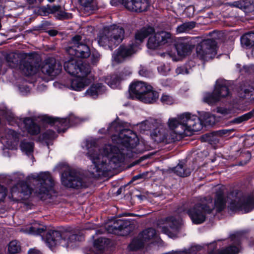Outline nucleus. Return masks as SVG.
I'll list each match as a JSON object with an SVG mask.
<instances>
[{
	"label": "nucleus",
	"mask_w": 254,
	"mask_h": 254,
	"mask_svg": "<svg viewBox=\"0 0 254 254\" xmlns=\"http://www.w3.org/2000/svg\"><path fill=\"white\" fill-rule=\"evenodd\" d=\"M213 210L212 198L208 196L201 199L192 207L186 210V213L193 223L199 224L205 221L206 214L211 213Z\"/></svg>",
	"instance_id": "423d86ee"
},
{
	"label": "nucleus",
	"mask_w": 254,
	"mask_h": 254,
	"mask_svg": "<svg viewBox=\"0 0 254 254\" xmlns=\"http://www.w3.org/2000/svg\"><path fill=\"white\" fill-rule=\"evenodd\" d=\"M146 91L138 99L145 103H153L158 98L159 95L157 92L153 90L152 87Z\"/></svg>",
	"instance_id": "c85d7f7f"
},
{
	"label": "nucleus",
	"mask_w": 254,
	"mask_h": 254,
	"mask_svg": "<svg viewBox=\"0 0 254 254\" xmlns=\"http://www.w3.org/2000/svg\"><path fill=\"white\" fill-rule=\"evenodd\" d=\"M86 147L87 155L94 165L93 168H91V173L94 177L104 176L105 173L116 169L123 161L122 154L115 146L106 144L101 150L97 146L96 140L90 139L86 141Z\"/></svg>",
	"instance_id": "f257e3e1"
},
{
	"label": "nucleus",
	"mask_w": 254,
	"mask_h": 254,
	"mask_svg": "<svg viewBox=\"0 0 254 254\" xmlns=\"http://www.w3.org/2000/svg\"><path fill=\"white\" fill-rule=\"evenodd\" d=\"M73 116L69 118L60 119L59 118H53L51 117L46 116L44 118V121L50 124H54L57 126L60 125L62 127H67L69 124H73Z\"/></svg>",
	"instance_id": "a878e982"
},
{
	"label": "nucleus",
	"mask_w": 254,
	"mask_h": 254,
	"mask_svg": "<svg viewBox=\"0 0 254 254\" xmlns=\"http://www.w3.org/2000/svg\"><path fill=\"white\" fill-rule=\"evenodd\" d=\"M93 0H78L81 5L84 7L85 10H86V8L87 9H92L91 4Z\"/></svg>",
	"instance_id": "bf43d9fd"
},
{
	"label": "nucleus",
	"mask_w": 254,
	"mask_h": 254,
	"mask_svg": "<svg viewBox=\"0 0 254 254\" xmlns=\"http://www.w3.org/2000/svg\"><path fill=\"white\" fill-rule=\"evenodd\" d=\"M241 44L246 48L254 47V32H251L244 34L241 38Z\"/></svg>",
	"instance_id": "f704fd0d"
},
{
	"label": "nucleus",
	"mask_w": 254,
	"mask_h": 254,
	"mask_svg": "<svg viewBox=\"0 0 254 254\" xmlns=\"http://www.w3.org/2000/svg\"><path fill=\"white\" fill-rule=\"evenodd\" d=\"M62 184L66 187L79 189L88 187L87 178L74 169L68 168L62 174Z\"/></svg>",
	"instance_id": "1a4fd4ad"
},
{
	"label": "nucleus",
	"mask_w": 254,
	"mask_h": 254,
	"mask_svg": "<svg viewBox=\"0 0 254 254\" xmlns=\"http://www.w3.org/2000/svg\"><path fill=\"white\" fill-rule=\"evenodd\" d=\"M64 68L69 74L74 76H87L90 72V66L88 64L78 62L73 58L64 63Z\"/></svg>",
	"instance_id": "9b49d317"
},
{
	"label": "nucleus",
	"mask_w": 254,
	"mask_h": 254,
	"mask_svg": "<svg viewBox=\"0 0 254 254\" xmlns=\"http://www.w3.org/2000/svg\"><path fill=\"white\" fill-rule=\"evenodd\" d=\"M124 37L125 30L122 27L112 25L105 28L99 33L98 42L100 46L112 50L122 42Z\"/></svg>",
	"instance_id": "39448f33"
},
{
	"label": "nucleus",
	"mask_w": 254,
	"mask_h": 254,
	"mask_svg": "<svg viewBox=\"0 0 254 254\" xmlns=\"http://www.w3.org/2000/svg\"><path fill=\"white\" fill-rule=\"evenodd\" d=\"M254 116V110L248 112L242 116L234 118L230 123L233 124H240L251 119Z\"/></svg>",
	"instance_id": "ea45409f"
},
{
	"label": "nucleus",
	"mask_w": 254,
	"mask_h": 254,
	"mask_svg": "<svg viewBox=\"0 0 254 254\" xmlns=\"http://www.w3.org/2000/svg\"><path fill=\"white\" fill-rule=\"evenodd\" d=\"M20 147L22 152L29 154L33 151L34 143L32 142L23 140L21 142Z\"/></svg>",
	"instance_id": "c03bdc74"
},
{
	"label": "nucleus",
	"mask_w": 254,
	"mask_h": 254,
	"mask_svg": "<svg viewBox=\"0 0 254 254\" xmlns=\"http://www.w3.org/2000/svg\"><path fill=\"white\" fill-rule=\"evenodd\" d=\"M39 62L35 58L27 55L22 56L19 63V68L26 75H32L38 70Z\"/></svg>",
	"instance_id": "ddd939ff"
},
{
	"label": "nucleus",
	"mask_w": 254,
	"mask_h": 254,
	"mask_svg": "<svg viewBox=\"0 0 254 254\" xmlns=\"http://www.w3.org/2000/svg\"><path fill=\"white\" fill-rule=\"evenodd\" d=\"M32 178L37 187L35 189V193L41 199H45L49 195V190L54 186V180L48 172L40 173L37 175H33Z\"/></svg>",
	"instance_id": "9d476101"
},
{
	"label": "nucleus",
	"mask_w": 254,
	"mask_h": 254,
	"mask_svg": "<svg viewBox=\"0 0 254 254\" xmlns=\"http://www.w3.org/2000/svg\"><path fill=\"white\" fill-rule=\"evenodd\" d=\"M81 236L76 234H72L70 232L62 233V240L60 242L61 245L66 248L72 247L73 243L79 240Z\"/></svg>",
	"instance_id": "bb28decb"
},
{
	"label": "nucleus",
	"mask_w": 254,
	"mask_h": 254,
	"mask_svg": "<svg viewBox=\"0 0 254 254\" xmlns=\"http://www.w3.org/2000/svg\"><path fill=\"white\" fill-rule=\"evenodd\" d=\"M241 1H244L245 3V6L243 7V9H247L251 4L250 1L249 0H241Z\"/></svg>",
	"instance_id": "774afa93"
},
{
	"label": "nucleus",
	"mask_w": 254,
	"mask_h": 254,
	"mask_svg": "<svg viewBox=\"0 0 254 254\" xmlns=\"http://www.w3.org/2000/svg\"><path fill=\"white\" fill-rule=\"evenodd\" d=\"M83 38L81 35H76L71 38L66 48L68 55L81 59L87 58L90 56V48Z\"/></svg>",
	"instance_id": "6e6552de"
},
{
	"label": "nucleus",
	"mask_w": 254,
	"mask_h": 254,
	"mask_svg": "<svg viewBox=\"0 0 254 254\" xmlns=\"http://www.w3.org/2000/svg\"><path fill=\"white\" fill-rule=\"evenodd\" d=\"M195 26V22L191 21L185 22L178 26L176 28V32L178 33L189 32Z\"/></svg>",
	"instance_id": "79ce46f5"
},
{
	"label": "nucleus",
	"mask_w": 254,
	"mask_h": 254,
	"mask_svg": "<svg viewBox=\"0 0 254 254\" xmlns=\"http://www.w3.org/2000/svg\"><path fill=\"white\" fill-rule=\"evenodd\" d=\"M112 135V139L118 144H122L127 149L136 146L139 142L137 135L129 129L123 128L122 125L117 121L112 123L108 128Z\"/></svg>",
	"instance_id": "20e7f679"
},
{
	"label": "nucleus",
	"mask_w": 254,
	"mask_h": 254,
	"mask_svg": "<svg viewBox=\"0 0 254 254\" xmlns=\"http://www.w3.org/2000/svg\"><path fill=\"white\" fill-rule=\"evenodd\" d=\"M135 52V47L133 45H122L114 52L113 57L114 61L117 63H121Z\"/></svg>",
	"instance_id": "f3484780"
},
{
	"label": "nucleus",
	"mask_w": 254,
	"mask_h": 254,
	"mask_svg": "<svg viewBox=\"0 0 254 254\" xmlns=\"http://www.w3.org/2000/svg\"><path fill=\"white\" fill-rule=\"evenodd\" d=\"M100 59V55L97 52H94L91 56V61L93 64L97 63Z\"/></svg>",
	"instance_id": "680f3d73"
},
{
	"label": "nucleus",
	"mask_w": 254,
	"mask_h": 254,
	"mask_svg": "<svg viewBox=\"0 0 254 254\" xmlns=\"http://www.w3.org/2000/svg\"><path fill=\"white\" fill-rule=\"evenodd\" d=\"M62 69L61 64L55 58H49L43 62L41 70L42 73L50 76H56Z\"/></svg>",
	"instance_id": "2eb2a0df"
},
{
	"label": "nucleus",
	"mask_w": 254,
	"mask_h": 254,
	"mask_svg": "<svg viewBox=\"0 0 254 254\" xmlns=\"http://www.w3.org/2000/svg\"><path fill=\"white\" fill-rule=\"evenodd\" d=\"M244 1H241V0L236 1L233 2H227L226 5L230 6L231 7H236L240 9H243V7L245 6Z\"/></svg>",
	"instance_id": "13d9d810"
},
{
	"label": "nucleus",
	"mask_w": 254,
	"mask_h": 254,
	"mask_svg": "<svg viewBox=\"0 0 254 254\" xmlns=\"http://www.w3.org/2000/svg\"><path fill=\"white\" fill-rule=\"evenodd\" d=\"M27 4L29 5V9L37 7L38 1L37 0H26Z\"/></svg>",
	"instance_id": "e2e57ef3"
},
{
	"label": "nucleus",
	"mask_w": 254,
	"mask_h": 254,
	"mask_svg": "<svg viewBox=\"0 0 254 254\" xmlns=\"http://www.w3.org/2000/svg\"><path fill=\"white\" fill-rule=\"evenodd\" d=\"M213 209L216 208L217 211L221 212L225 208L226 200L224 196V187H219L216 189Z\"/></svg>",
	"instance_id": "412c9836"
},
{
	"label": "nucleus",
	"mask_w": 254,
	"mask_h": 254,
	"mask_svg": "<svg viewBox=\"0 0 254 254\" xmlns=\"http://www.w3.org/2000/svg\"><path fill=\"white\" fill-rule=\"evenodd\" d=\"M76 77L70 80L71 89L80 91L89 83V80L86 78V76H75Z\"/></svg>",
	"instance_id": "b1692460"
},
{
	"label": "nucleus",
	"mask_w": 254,
	"mask_h": 254,
	"mask_svg": "<svg viewBox=\"0 0 254 254\" xmlns=\"http://www.w3.org/2000/svg\"><path fill=\"white\" fill-rule=\"evenodd\" d=\"M6 61L8 65L11 68L16 67L20 63L18 56L13 53L7 55L6 57Z\"/></svg>",
	"instance_id": "a19ab883"
},
{
	"label": "nucleus",
	"mask_w": 254,
	"mask_h": 254,
	"mask_svg": "<svg viewBox=\"0 0 254 254\" xmlns=\"http://www.w3.org/2000/svg\"><path fill=\"white\" fill-rule=\"evenodd\" d=\"M177 74H188L189 73V70L185 66L178 67L176 69Z\"/></svg>",
	"instance_id": "052dcab7"
},
{
	"label": "nucleus",
	"mask_w": 254,
	"mask_h": 254,
	"mask_svg": "<svg viewBox=\"0 0 254 254\" xmlns=\"http://www.w3.org/2000/svg\"><path fill=\"white\" fill-rule=\"evenodd\" d=\"M150 89V85L142 81H135L129 86V93L130 98L139 99L146 91Z\"/></svg>",
	"instance_id": "6ab92c4d"
},
{
	"label": "nucleus",
	"mask_w": 254,
	"mask_h": 254,
	"mask_svg": "<svg viewBox=\"0 0 254 254\" xmlns=\"http://www.w3.org/2000/svg\"><path fill=\"white\" fill-rule=\"evenodd\" d=\"M20 250V247L17 241H12L8 245V254H15L18 253Z\"/></svg>",
	"instance_id": "3c124183"
},
{
	"label": "nucleus",
	"mask_w": 254,
	"mask_h": 254,
	"mask_svg": "<svg viewBox=\"0 0 254 254\" xmlns=\"http://www.w3.org/2000/svg\"><path fill=\"white\" fill-rule=\"evenodd\" d=\"M234 129H223L216 131L215 132L216 135L218 136H228L232 132H234Z\"/></svg>",
	"instance_id": "6e6d98bb"
},
{
	"label": "nucleus",
	"mask_w": 254,
	"mask_h": 254,
	"mask_svg": "<svg viewBox=\"0 0 254 254\" xmlns=\"http://www.w3.org/2000/svg\"><path fill=\"white\" fill-rule=\"evenodd\" d=\"M133 226L127 220H117L109 224L106 227V230L109 233L116 234L123 231L124 234H128L133 230Z\"/></svg>",
	"instance_id": "dca6fc26"
},
{
	"label": "nucleus",
	"mask_w": 254,
	"mask_h": 254,
	"mask_svg": "<svg viewBox=\"0 0 254 254\" xmlns=\"http://www.w3.org/2000/svg\"><path fill=\"white\" fill-rule=\"evenodd\" d=\"M166 224L170 227V230L167 226H164L161 227L162 232L171 238L175 237L180 226V221L174 216H171L166 218Z\"/></svg>",
	"instance_id": "aec40b11"
},
{
	"label": "nucleus",
	"mask_w": 254,
	"mask_h": 254,
	"mask_svg": "<svg viewBox=\"0 0 254 254\" xmlns=\"http://www.w3.org/2000/svg\"><path fill=\"white\" fill-rule=\"evenodd\" d=\"M170 130H167L164 142L171 143L180 140L188 132L200 130L202 125L199 119L189 113H183L177 117L169 120Z\"/></svg>",
	"instance_id": "f03ea898"
},
{
	"label": "nucleus",
	"mask_w": 254,
	"mask_h": 254,
	"mask_svg": "<svg viewBox=\"0 0 254 254\" xmlns=\"http://www.w3.org/2000/svg\"><path fill=\"white\" fill-rule=\"evenodd\" d=\"M194 45L192 44L191 40L181 41L176 45L178 54L181 56H185L190 53Z\"/></svg>",
	"instance_id": "393cba45"
},
{
	"label": "nucleus",
	"mask_w": 254,
	"mask_h": 254,
	"mask_svg": "<svg viewBox=\"0 0 254 254\" xmlns=\"http://www.w3.org/2000/svg\"><path fill=\"white\" fill-rule=\"evenodd\" d=\"M55 17L60 20L68 19L72 17L71 13L66 12L62 9V7L59 9L58 13L55 15Z\"/></svg>",
	"instance_id": "603ef678"
},
{
	"label": "nucleus",
	"mask_w": 254,
	"mask_h": 254,
	"mask_svg": "<svg viewBox=\"0 0 254 254\" xmlns=\"http://www.w3.org/2000/svg\"><path fill=\"white\" fill-rule=\"evenodd\" d=\"M239 95L240 98H246L254 96V88L249 85L242 87L239 91Z\"/></svg>",
	"instance_id": "37998d69"
},
{
	"label": "nucleus",
	"mask_w": 254,
	"mask_h": 254,
	"mask_svg": "<svg viewBox=\"0 0 254 254\" xmlns=\"http://www.w3.org/2000/svg\"><path fill=\"white\" fill-rule=\"evenodd\" d=\"M25 128L31 135H37L40 132V127L31 118H26L23 121Z\"/></svg>",
	"instance_id": "c756f323"
},
{
	"label": "nucleus",
	"mask_w": 254,
	"mask_h": 254,
	"mask_svg": "<svg viewBox=\"0 0 254 254\" xmlns=\"http://www.w3.org/2000/svg\"><path fill=\"white\" fill-rule=\"evenodd\" d=\"M139 74L142 76L149 77L152 75V71L146 67L141 66L138 71Z\"/></svg>",
	"instance_id": "5fc2aeb1"
},
{
	"label": "nucleus",
	"mask_w": 254,
	"mask_h": 254,
	"mask_svg": "<svg viewBox=\"0 0 254 254\" xmlns=\"http://www.w3.org/2000/svg\"><path fill=\"white\" fill-rule=\"evenodd\" d=\"M28 254H42V253L37 249H31L28 251Z\"/></svg>",
	"instance_id": "338daca9"
},
{
	"label": "nucleus",
	"mask_w": 254,
	"mask_h": 254,
	"mask_svg": "<svg viewBox=\"0 0 254 254\" xmlns=\"http://www.w3.org/2000/svg\"><path fill=\"white\" fill-rule=\"evenodd\" d=\"M121 80V77L117 74H113L106 78L105 82L112 88L117 87Z\"/></svg>",
	"instance_id": "49530a36"
},
{
	"label": "nucleus",
	"mask_w": 254,
	"mask_h": 254,
	"mask_svg": "<svg viewBox=\"0 0 254 254\" xmlns=\"http://www.w3.org/2000/svg\"><path fill=\"white\" fill-rule=\"evenodd\" d=\"M214 90L215 93H216L220 100L221 98L230 96L231 94L228 89L227 82L223 79H218L216 81Z\"/></svg>",
	"instance_id": "5701e85b"
},
{
	"label": "nucleus",
	"mask_w": 254,
	"mask_h": 254,
	"mask_svg": "<svg viewBox=\"0 0 254 254\" xmlns=\"http://www.w3.org/2000/svg\"><path fill=\"white\" fill-rule=\"evenodd\" d=\"M124 6L132 12H141L149 6L148 0H124Z\"/></svg>",
	"instance_id": "a211bd4d"
},
{
	"label": "nucleus",
	"mask_w": 254,
	"mask_h": 254,
	"mask_svg": "<svg viewBox=\"0 0 254 254\" xmlns=\"http://www.w3.org/2000/svg\"><path fill=\"white\" fill-rule=\"evenodd\" d=\"M106 90L105 87L101 83L94 84L86 91L85 95L93 98L99 94L103 93Z\"/></svg>",
	"instance_id": "cd10ccee"
},
{
	"label": "nucleus",
	"mask_w": 254,
	"mask_h": 254,
	"mask_svg": "<svg viewBox=\"0 0 254 254\" xmlns=\"http://www.w3.org/2000/svg\"><path fill=\"white\" fill-rule=\"evenodd\" d=\"M172 40L173 36L170 32L161 31L149 38L147 46L149 49H155L160 46L171 43Z\"/></svg>",
	"instance_id": "4468645a"
},
{
	"label": "nucleus",
	"mask_w": 254,
	"mask_h": 254,
	"mask_svg": "<svg viewBox=\"0 0 254 254\" xmlns=\"http://www.w3.org/2000/svg\"><path fill=\"white\" fill-rule=\"evenodd\" d=\"M191 169L188 168L186 165L179 163L173 168L174 172L178 176L182 177H186L190 175Z\"/></svg>",
	"instance_id": "e433bc0d"
},
{
	"label": "nucleus",
	"mask_w": 254,
	"mask_h": 254,
	"mask_svg": "<svg viewBox=\"0 0 254 254\" xmlns=\"http://www.w3.org/2000/svg\"><path fill=\"white\" fill-rule=\"evenodd\" d=\"M139 235V238H142L144 242H146L156 236V231L152 228H148L142 231Z\"/></svg>",
	"instance_id": "58836bf2"
},
{
	"label": "nucleus",
	"mask_w": 254,
	"mask_h": 254,
	"mask_svg": "<svg viewBox=\"0 0 254 254\" xmlns=\"http://www.w3.org/2000/svg\"><path fill=\"white\" fill-rule=\"evenodd\" d=\"M110 3L113 6H117L119 4H123L124 6V0H111Z\"/></svg>",
	"instance_id": "0e129e2a"
},
{
	"label": "nucleus",
	"mask_w": 254,
	"mask_h": 254,
	"mask_svg": "<svg viewBox=\"0 0 254 254\" xmlns=\"http://www.w3.org/2000/svg\"><path fill=\"white\" fill-rule=\"evenodd\" d=\"M60 8V5L48 4L46 6L39 7L37 13L41 16H48L50 14H56Z\"/></svg>",
	"instance_id": "473e14b6"
},
{
	"label": "nucleus",
	"mask_w": 254,
	"mask_h": 254,
	"mask_svg": "<svg viewBox=\"0 0 254 254\" xmlns=\"http://www.w3.org/2000/svg\"><path fill=\"white\" fill-rule=\"evenodd\" d=\"M203 119L206 124L211 125L214 123V118L209 113H206L204 114Z\"/></svg>",
	"instance_id": "4d7b16f0"
},
{
	"label": "nucleus",
	"mask_w": 254,
	"mask_h": 254,
	"mask_svg": "<svg viewBox=\"0 0 254 254\" xmlns=\"http://www.w3.org/2000/svg\"><path fill=\"white\" fill-rule=\"evenodd\" d=\"M217 112L220 114L222 117L229 118L234 114V110L232 108L218 107Z\"/></svg>",
	"instance_id": "8fccbe9b"
},
{
	"label": "nucleus",
	"mask_w": 254,
	"mask_h": 254,
	"mask_svg": "<svg viewBox=\"0 0 254 254\" xmlns=\"http://www.w3.org/2000/svg\"><path fill=\"white\" fill-rule=\"evenodd\" d=\"M167 130L163 128H156L151 133V137L154 141L160 143L164 142Z\"/></svg>",
	"instance_id": "c9c22d12"
},
{
	"label": "nucleus",
	"mask_w": 254,
	"mask_h": 254,
	"mask_svg": "<svg viewBox=\"0 0 254 254\" xmlns=\"http://www.w3.org/2000/svg\"><path fill=\"white\" fill-rule=\"evenodd\" d=\"M109 239L100 237L95 240L94 242L95 247L100 250H102L104 248L110 244Z\"/></svg>",
	"instance_id": "de8ad7c7"
},
{
	"label": "nucleus",
	"mask_w": 254,
	"mask_h": 254,
	"mask_svg": "<svg viewBox=\"0 0 254 254\" xmlns=\"http://www.w3.org/2000/svg\"><path fill=\"white\" fill-rule=\"evenodd\" d=\"M220 100L219 97L216 93H215L214 90L213 92L205 93L203 97V101L204 102L207 103L209 105H213L216 104L217 102Z\"/></svg>",
	"instance_id": "4c0bfd02"
},
{
	"label": "nucleus",
	"mask_w": 254,
	"mask_h": 254,
	"mask_svg": "<svg viewBox=\"0 0 254 254\" xmlns=\"http://www.w3.org/2000/svg\"><path fill=\"white\" fill-rule=\"evenodd\" d=\"M62 240V233L58 231L50 230L46 234L45 241L50 248L60 244Z\"/></svg>",
	"instance_id": "4be33fe9"
},
{
	"label": "nucleus",
	"mask_w": 254,
	"mask_h": 254,
	"mask_svg": "<svg viewBox=\"0 0 254 254\" xmlns=\"http://www.w3.org/2000/svg\"><path fill=\"white\" fill-rule=\"evenodd\" d=\"M46 230V227L45 226H40L37 224H34L33 225L27 226L21 229L20 231L25 233L33 234V235H41L44 233Z\"/></svg>",
	"instance_id": "7c9ffc66"
},
{
	"label": "nucleus",
	"mask_w": 254,
	"mask_h": 254,
	"mask_svg": "<svg viewBox=\"0 0 254 254\" xmlns=\"http://www.w3.org/2000/svg\"><path fill=\"white\" fill-rule=\"evenodd\" d=\"M227 197L228 209L232 212L241 211L248 213L254 209V196L252 193L235 190L231 192Z\"/></svg>",
	"instance_id": "7ed1b4c3"
},
{
	"label": "nucleus",
	"mask_w": 254,
	"mask_h": 254,
	"mask_svg": "<svg viewBox=\"0 0 254 254\" xmlns=\"http://www.w3.org/2000/svg\"><path fill=\"white\" fill-rule=\"evenodd\" d=\"M161 101L163 104L171 105L174 102V99L172 96L166 93L163 94L161 97Z\"/></svg>",
	"instance_id": "864d4df0"
},
{
	"label": "nucleus",
	"mask_w": 254,
	"mask_h": 254,
	"mask_svg": "<svg viewBox=\"0 0 254 254\" xmlns=\"http://www.w3.org/2000/svg\"><path fill=\"white\" fill-rule=\"evenodd\" d=\"M246 231H236L231 233L229 239L231 244L228 247L219 250L216 249L215 243H211L208 246V254H238L241 249V241L245 237Z\"/></svg>",
	"instance_id": "0eeeda50"
},
{
	"label": "nucleus",
	"mask_w": 254,
	"mask_h": 254,
	"mask_svg": "<svg viewBox=\"0 0 254 254\" xmlns=\"http://www.w3.org/2000/svg\"><path fill=\"white\" fill-rule=\"evenodd\" d=\"M154 31V28L151 27H143L137 30L135 34V39L139 42H142L150 34Z\"/></svg>",
	"instance_id": "72a5a7b5"
},
{
	"label": "nucleus",
	"mask_w": 254,
	"mask_h": 254,
	"mask_svg": "<svg viewBox=\"0 0 254 254\" xmlns=\"http://www.w3.org/2000/svg\"><path fill=\"white\" fill-rule=\"evenodd\" d=\"M20 134L11 129H7L5 130V137L8 140L7 142L10 143L17 142Z\"/></svg>",
	"instance_id": "a18cd8bd"
},
{
	"label": "nucleus",
	"mask_w": 254,
	"mask_h": 254,
	"mask_svg": "<svg viewBox=\"0 0 254 254\" xmlns=\"http://www.w3.org/2000/svg\"><path fill=\"white\" fill-rule=\"evenodd\" d=\"M18 190V192L23 194L24 196H29L31 193V189L29 185L25 182L21 181L11 189L12 193H14Z\"/></svg>",
	"instance_id": "2f4dec72"
},
{
	"label": "nucleus",
	"mask_w": 254,
	"mask_h": 254,
	"mask_svg": "<svg viewBox=\"0 0 254 254\" xmlns=\"http://www.w3.org/2000/svg\"><path fill=\"white\" fill-rule=\"evenodd\" d=\"M144 243V241L142 238H139V235H138L137 238L134 239L132 240L129 247L130 250L135 251L143 248Z\"/></svg>",
	"instance_id": "09e8293b"
},
{
	"label": "nucleus",
	"mask_w": 254,
	"mask_h": 254,
	"mask_svg": "<svg viewBox=\"0 0 254 254\" xmlns=\"http://www.w3.org/2000/svg\"><path fill=\"white\" fill-rule=\"evenodd\" d=\"M0 193L2 194V196L5 197L6 195V188L0 185Z\"/></svg>",
	"instance_id": "69168bd1"
},
{
	"label": "nucleus",
	"mask_w": 254,
	"mask_h": 254,
	"mask_svg": "<svg viewBox=\"0 0 254 254\" xmlns=\"http://www.w3.org/2000/svg\"><path fill=\"white\" fill-rule=\"evenodd\" d=\"M216 41L213 39L203 40L197 47V56L204 61L212 59L216 54Z\"/></svg>",
	"instance_id": "f8f14e48"
}]
</instances>
